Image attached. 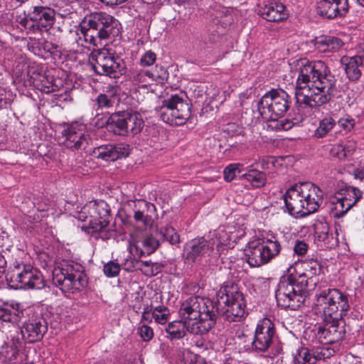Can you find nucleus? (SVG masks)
<instances>
[{
    "instance_id": "f257e3e1",
    "label": "nucleus",
    "mask_w": 364,
    "mask_h": 364,
    "mask_svg": "<svg viewBox=\"0 0 364 364\" xmlns=\"http://www.w3.org/2000/svg\"><path fill=\"white\" fill-rule=\"evenodd\" d=\"M299 75L296 81V102L311 108L328 103L336 91L337 80L328 66L321 60L297 61Z\"/></svg>"
},
{
    "instance_id": "f03ea898",
    "label": "nucleus",
    "mask_w": 364,
    "mask_h": 364,
    "mask_svg": "<svg viewBox=\"0 0 364 364\" xmlns=\"http://www.w3.org/2000/svg\"><path fill=\"white\" fill-rule=\"evenodd\" d=\"M178 314L188 323L189 333L195 335L208 333L216 323L215 303L205 297L187 299L181 304Z\"/></svg>"
},
{
    "instance_id": "7ed1b4c3",
    "label": "nucleus",
    "mask_w": 364,
    "mask_h": 364,
    "mask_svg": "<svg viewBox=\"0 0 364 364\" xmlns=\"http://www.w3.org/2000/svg\"><path fill=\"white\" fill-rule=\"evenodd\" d=\"M214 303L216 317L221 315L229 322L239 321L245 315V297L236 284H227L222 287Z\"/></svg>"
},
{
    "instance_id": "20e7f679",
    "label": "nucleus",
    "mask_w": 364,
    "mask_h": 364,
    "mask_svg": "<svg viewBox=\"0 0 364 364\" xmlns=\"http://www.w3.org/2000/svg\"><path fill=\"white\" fill-rule=\"evenodd\" d=\"M315 309L321 316L343 318L350 310L348 295L338 289L321 290L316 295Z\"/></svg>"
},
{
    "instance_id": "39448f33",
    "label": "nucleus",
    "mask_w": 364,
    "mask_h": 364,
    "mask_svg": "<svg viewBox=\"0 0 364 364\" xmlns=\"http://www.w3.org/2000/svg\"><path fill=\"white\" fill-rule=\"evenodd\" d=\"M53 281L63 291H80L87 284L82 267L73 261H63L55 267Z\"/></svg>"
},
{
    "instance_id": "423d86ee",
    "label": "nucleus",
    "mask_w": 364,
    "mask_h": 364,
    "mask_svg": "<svg viewBox=\"0 0 364 364\" xmlns=\"http://www.w3.org/2000/svg\"><path fill=\"white\" fill-rule=\"evenodd\" d=\"M290 105V97L284 90L272 89L258 102L257 109L263 119L275 121L284 116Z\"/></svg>"
},
{
    "instance_id": "0eeeda50",
    "label": "nucleus",
    "mask_w": 364,
    "mask_h": 364,
    "mask_svg": "<svg viewBox=\"0 0 364 364\" xmlns=\"http://www.w3.org/2000/svg\"><path fill=\"white\" fill-rule=\"evenodd\" d=\"M144 125L141 115L130 111L112 113L106 122L107 129L119 136L137 134L141 132Z\"/></svg>"
},
{
    "instance_id": "6e6552de",
    "label": "nucleus",
    "mask_w": 364,
    "mask_h": 364,
    "mask_svg": "<svg viewBox=\"0 0 364 364\" xmlns=\"http://www.w3.org/2000/svg\"><path fill=\"white\" fill-rule=\"evenodd\" d=\"M308 292L288 276L280 280L275 291V297L279 306L283 309L296 310L305 302Z\"/></svg>"
},
{
    "instance_id": "1a4fd4ad",
    "label": "nucleus",
    "mask_w": 364,
    "mask_h": 364,
    "mask_svg": "<svg viewBox=\"0 0 364 364\" xmlns=\"http://www.w3.org/2000/svg\"><path fill=\"white\" fill-rule=\"evenodd\" d=\"M85 212H87L90 217L89 229L92 234L98 233L102 240L110 238L112 230L109 225V209L107 203L104 200L90 201L83 208Z\"/></svg>"
},
{
    "instance_id": "9d476101",
    "label": "nucleus",
    "mask_w": 364,
    "mask_h": 364,
    "mask_svg": "<svg viewBox=\"0 0 364 364\" xmlns=\"http://www.w3.org/2000/svg\"><path fill=\"white\" fill-rule=\"evenodd\" d=\"M158 112L164 122L176 126L184 124L191 115L189 103L177 95L164 100Z\"/></svg>"
},
{
    "instance_id": "9b49d317",
    "label": "nucleus",
    "mask_w": 364,
    "mask_h": 364,
    "mask_svg": "<svg viewBox=\"0 0 364 364\" xmlns=\"http://www.w3.org/2000/svg\"><path fill=\"white\" fill-rule=\"evenodd\" d=\"M6 279L9 285L14 289H41L44 287L42 274L29 265L15 267L7 272Z\"/></svg>"
},
{
    "instance_id": "f8f14e48",
    "label": "nucleus",
    "mask_w": 364,
    "mask_h": 364,
    "mask_svg": "<svg viewBox=\"0 0 364 364\" xmlns=\"http://www.w3.org/2000/svg\"><path fill=\"white\" fill-rule=\"evenodd\" d=\"M92 58L96 62L95 71L99 75L118 78L125 73L126 66L123 60L116 56L111 49H99L92 53Z\"/></svg>"
},
{
    "instance_id": "ddd939ff",
    "label": "nucleus",
    "mask_w": 364,
    "mask_h": 364,
    "mask_svg": "<svg viewBox=\"0 0 364 364\" xmlns=\"http://www.w3.org/2000/svg\"><path fill=\"white\" fill-rule=\"evenodd\" d=\"M323 326H319L314 333L313 343L323 345L331 344L341 341L346 334V323L343 318H332L321 316Z\"/></svg>"
},
{
    "instance_id": "4468645a",
    "label": "nucleus",
    "mask_w": 364,
    "mask_h": 364,
    "mask_svg": "<svg viewBox=\"0 0 364 364\" xmlns=\"http://www.w3.org/2000/svg\"><path fill=\"white\" fill-rule=\"evenodd\" d=\"M321 271V265L316 259L301 261L296 264L295 274H290L300 288L304 289L307 292L314 289L318 282V276Z\"/></svg>"
},
{
    "instance_id": "2eb2a0df",
    "label": "nucleus",
    "mask_w": 364,
    "mask_h": 364,
    "mask_svg": "<svg viewBox=\"0 0 364 364\" xmlns=\"http://www.w3.org/2000/svg\"><path fill=\"white\" fill-rule=\"evenodd\" d=\"M64 139L63 144L68 149L78 150L85 149L91 141L86 125L73 122L64 127L62 132Z\"/></svg>"
},
{
    "instance_id": "dca6fc26",
    "label": "nucleus",
    "mask_w": 364,
    "mask_h": 364,
    "mask_svg": "<svg viewBox=\"0 0 364 364\" xmlns=\"http://www.w3.org/2000/svg\"><path fill=\"white\" fill-rule=\"evenodd\" d=\"M276 331L274 323L269 318L260 321L255 328L252 343V348L257 351L265 352L273 343Z\"/></svg>"
},
{
    "instance_id": "f3484780",
    "label": "nucleus",
    "mask_w": 364,
    "mask_h": 364,
    "mask_svg": "<svg viewBox=\"0 0 364 364\" xmlns=\"http://www.w3.org/2000/svg\"><path fill=\"white\" fill-rule=\"evenodd\" d=\"M301 197L298 183L291 186L284 195L286 210L293 217L303 218L311 214Z\"/></svg>"
},
{
    "instance_id": "a211bd4d",
    "label": "nucleus",
    "mask_w": 364,
    "mask_h": 364,
    "mask_svg": "<svg viewBox=\"0 0 364 364\" xmlns=\"http://www.w3.org/2000/svg\"><path fill=\"white\" fill-rule=\"evenodd\" d=\"M92 154L105 161H114L129 154V146L124 143L103 144L95 147Z\"/></svg>"
},
{
    "instance_id": "6ab92c4d",
    "label": "nucleus",
    "mask_w": 364,
    "mask_h": 364,
    "mask_svg": "<svg viewBox=\"0 0 364 364\" xmlns=\"http://www.w3.org/2000/svg\"><path fill=\"white\" fill-rule=\"evenodd\" d=\"M213 249V244L205 237H197L187 242L184 247L186 259L196 262L206 255H208Z\"/></svg>"
},
{
    "instance_id": "aec40b11",
    "label": "nucleus",
    "mask_w": 364,
    "mask_h": 364,
    "mask_svg": "<svg viewBox=\"0 0 364 364\" xmlns=\"http://www.w3.org/2000/svg\"><path fill=\"white\" fill-rule=\"evenodd\" d=\"M46 321L42 318L29 319L21 328L20 333L25 342L34 343L41 341L47 332Z\"/></svg>"
},
{
    "instance_id": "412c9836",
    "label": "nucleus",
    "mask_w": 364,
    "mask_h": 364,
    "mask_svg": "<svg viewBox=\"0 0 364 364\" xmlns=\"http://www.w3.org/2000/svg\"><path fill=\"white\" fill-rule=\"evenodd\" d=\"M348 11V0H319L316 4L317 14L323 18L343 16Z\"/></svg>"
},
{
    "instance_id": "4be33fe9",
    "label": "nucleus",
    "mask_w": 364,
    "mask_h": 364,
    "mask_svg": "<svg viewBox=\"0 0 364 364\" xmlns=\"http://www.w3.org/2000/svg\"><path fill=\"white\" fill-rule=\"evenodd\" d=\"M301 198L305 203L308 212L313 213L320 207L323 201V192L312 183L305 182L298 183Z\"/></svg>"
},
{
    "instance_id": "5701e85b",
    "label": "nucleus",
    "mask_w": 364,
    "mask_h": 364,
    "mask_svg": "<svg viewBox=\"0 0 364 364\" xmlns=\"http://www.w3.org/2000/svg\"><path fill=\"white\" fill-rule=\"evenodd\" d=\"M87 17L92 21L91 24L98 28L101 34L102 33L107 39L111 35L116 34L115 29L118 31L119 21L114 16L105 12L91 13Z\"/></svg>"
},
{
    "instance_id": "b1692460",
    "label": "nucleus",
    "mask_w": 364,
    "mask_h": 364,
    "mask_svg": "<svg viewBox=\"0 0 364 364\" xmlns=\"http://www.w3.org/2000/svg\"><path fill=\"white\" fill-rule=\"evenodd\" d=\"M341 63L345 65L346 74L349 80L357 81L364 70V51L352 57H343Z\"/></svg>"
},
{
    "instance_id": "393cba45",
    "label": "nucleus",
    "mask_w": 364,
    "mask_h": 364,
    "mask_svg": "<svg viewBox=\"0 0 364 364\" xmlns=\"http://www.w3.org/2000/svg\"><path fill=\"white\" fill-rule=\"evenodd\" d=\"M54 16L55 11L53 9L44 6H33L28 14V17L31 21L38 23V29L42 27L46 30L53 24Z\"/></svg>"
},
{
    "instance_id": "a878e982",
    "label": "nucleus",
    "mask_w": 364,
    "mask_h": 364,
    "mask_svg": "<svg viewBox=\"0 0 364 364\" xmlns=\"http://www.w3.org/2000/svg\"><path fill=\"white\" fill-rule=\"evenodd\" d=\"M258 14L263 18L271 22L282 21L287 19L289 15L285 6L282 4L275 1L264 4L259 9Z\"/></svg>"
},
{
    "instance_id": "bb28decb",
    "label": "nucleus",
    "mask_w": 364,
    "mask_h": 364,
    "mask_svg": "<svg viewBox=\"0 0 364 364\" xmlns=\"http://www.w3.org/2000/svg\"><path fill=\"white\" fill-rule=\"evenodd\" d=\"M92 21L86 16L79 26V30L85 43L97 47L102 40L107 39L98 28L92 25Z\"/></svg>"
},
{
    "instance_id": "cd10ccee",
    "label": "nucleus",
    "mask_w": 364,
    "mask_h": 364,
    "mask_svg": "<svg viewBox=\"0 0 364 364\" xmlns=\"http://www.w3.org/2000/svg\"><path fill=\"white\" fill-rule=\"evenodd\" d=\"M246 256L247 262L251 267H260L270 262L267 258V255L260 242H252L249 243Z\"/></svg>"
},
{
    "instance_id": "c85d7f7f",
    "label": "nucleus",
    "mask_w": 364,
    "mask_h": 364,
    "mask_svg": "<svg viewBox=\"0 0 364 364\" xmlns=\"http://www.w3.org/2000/svg\"><path fill=\"white\" fill-rule=\"evenodd\" d=\"M159 246V240L152 235H148L141 241L135 242L131 247V252L134 251L135 255L139 257L149 255L154 252Z\"/></svg>"
},
{
    "instance_id": "c756f323",
    "label": "nucleus",
    "mask_w": 364,
    "mask_h": 364,
    "mask_svg": "<svg viewBox=\"0 0 364 364\" xmlns=\"http://www.w3.org/2000/svg\"><path fill=\"white\" fill-rule=\"evenodd\" d=\"M362 194L357 188L346 186L341 188L336 195L338 197V200L346 203L347 208H351L362 198Z\"/></svg>"
},
{
    "instance_id": "7c9ffc66",
    "label": "nucleus",
    "mask_w": 364,
    "mask_h": 364,
    "mask_svg": "<svg viewBox=\"0 0 364 364\" xmlns=\"http://www.w3.org/2000/svg\"><path fill=\"white\" fill-rule=\"evenodd\" d=\"M117 95V88L114 86H109L107 87L105 93L100 94L95 102L97 108L100 109H109L114 107L116 97Z\"/></svg>"
},
{
    "instance_id": "2f4dec72",
    "label": "nucleus",
    "mask_w": 364,
    "mask_h": 364,
    "mask_svg": "<svg viewBox=\"0 0 364 364\" xmlns=\"http://www.w3.org/2000/svg\"><path fill=\"white\" fill-rule=\"evenodd\" d=\"M188 323L183 319L170 322L166 328L168 333V338L171 340L181 339L186 335V331L189 332Z\"/></svg>"
},
{
    "instance_id": "473e14b6",
    "label": "nucleus",
    "mask_w": 364,
    "mask_h": 364,
    "mask_svg": "<svg viewBox=\"0 0 364 364\" xmlns=\"http://www.w3.org/2000/svg\"><path fill=\"white\" fill-rule=\"evenodd\" d=\"M314 235L318 240L323 242L328 247L333 245L334 237L326 222L317 221L314 224Z\"/></svg>"
},
{
    "instance_id": "72a5a7b5",
    "label": "nucleus",
    "mask_w": 364,
    "mask_h": 364,
    "mask_svg": "<svg viewBox=\"0 0 364 364\" xmlns=\"http://www.w3.org/2000/svg\"><path fill=\"white\" fill-rule=\"evenodd\" d=\"M260 242L264 247V250L267 255V258H269L270 261L277 257L281 252V242L274 235L271 236L270 238H263Z\"/></svg>"
},
{
    "instance_id": "f704fd0d",
    "label": "nucleus",
    "mask_w": 364,
    "mask_h": 364,
    "mask_svg": "<svg viewBox=\"0 0 364 364\" xmlns=\"http://www.w3.org/2000/svg\"><path fill=\"white\" fill-rule=\"evenodd\" d=\"M242 176L255 188L262 187L267 183L265 173L255 168L250 169L247 173H244Z\"/></svg>"
},
{
    "instance_id": "c9c22d12",
    "label": "nucleus",
    "mask_w": 364,
    "mask_h": 364,
    "mask_svg": "<svg viewBox=\"0 0 364 364\" xmlns=\"http://www.w3.org/2000/svg\"><path fill=\"white\" fill-rule=\"evenodd\" d=\"M336 124V121L331 116L321 119L318 127L315 130L314 135L317 138H322L326 136Z\"/></svg>"
},
{
    "instance_id": "e433bc0d",
    "label": "nucleus",
    "mask_w": 364,
    "mask_h": 364,
    "mask_svg": "<svg viewBox=\"0 0 364 364\" xmlns=\"http://www.w3.org/2000/svg\"><path fill=\"white\" fill-rule=\"evenodd\" d=\"M159 232L164 240L168 241L172 245H177L181 242L179 234L170 225L161 227Z\"/></svg>"
},
{
    "instance_id": "4c0bfd02",
    "label": "nucleus",
    "mask_w": 364,
    "mask_h": 364,
    "mask_svg": "<svg viewBox=\"0 0 364 364\" xmlns=\"http://www.w3.org/2000/svg\"><path fill=\"white\" fill-rule=\"evenodd\" d=\"M346 203L338 200V197L336 195L331 199L330 208L331 213L334 218H340L345 215L350 208H347Z\"/></svg>"
},
{
    "instance_id": "58836bf2",
    "label": "nucleus",
    "mask_w": 364,
    "mask_h": 364,
    "mask_svg": "<svg viewBox=\"0 0 364 364\" xmlns=\"http://www.w3.org/2000/svg\"><path fill=\"white\" fill-rule=\"evenodd\" d=\"M168 316L169 310L165 306H153L152 317L156 323L160 324L166 323L168 319Z\"/></svg>"
},
{
    "instance_id": "ea45409f",
    "label": "nucleus",
    "mask_w": 364,
    "mask_h": 364,
    "mask_svg": "<svg viewBox=\"0 0 364 364\" xmlns=\"http://www.w3.org/2000/svg\"><path fill=\"white\" fill-rule=\"evenodd\" d=\"M316 360L315 356H312L308 348L301 347L297 350L294 355V361L298 364L314 363Z\"/></svg>"
},
{
    "instance_id": "a19ab883",
    "label": "nucleus",
    "mask_w": 364,
    "mask_h": 364,
    "mask_svg": "<svg viewBox=\"0 0 364 364\" xmlns=\"http://www.w3.org/2000/svg\"><path fill=\"white\" fill-rule=\"evenodd\" d=\"M146 74L149 77L161 84L166 82L168 78V71L164 67L159 66L158 65L155 66L153 71H147Z\"/></svg>"
},
{
    "instance_id": "79ce46f5",
    "label": "nucleus",
    "mask_w": 364,
    "mask_h": 364,
    "mask_svg": "<svg viewBox=\"0 0 364 364\" xmlns=\"http://www.w3.org/2000/svg\"><path fill=\"white\" fill-rule=\"evenodd\" d=\"M291 243L294 255L299 257H303L306 255L309 245L305 240L296 239L294 240Z\"/></svg>"
},
{
    "instance_id": "37998d69",
    "label": "nucleus",
    "mask_w": 364,
    "mask_h": 364,
    "mask_svg": "<svg viewBox=\"0 0 364 364\" xmlns=\"http://www.w3.org/2000/svg\"><path fill=\"white\" fill-rule=\"evenodd\" d=\"M103 271L107 277H114L119 274L120 265L117 262L109 261L104 265Z\"/></svg>"
},
{
    "instance_id": "c03bdc74",
    "label": "nucleus",
    "mask_w": 364,
    "mask_h": 364,
    "mask_svg": "<svg viewBox=\"0 0 364 364\" xmlns=\"http://www.w3.org/2000/svg\"><path fill=\"white\" fill-rule=\"evenodd\" d=\"M242 166L240 164H230L227 166L223 171L224 178L226 181H232L236 176V172H240L239 167Z\"/></svg>"
},
{
    "instance_id": "a18cd8bd",
    "label": "nucleus",
    "mask_w": 364,
    "mask_h": 364,
    "mask_svg": "<svg viewBox=\"0 0 364 364\" xmlns=\"http://www.w3.org/2000/svg\"><path fill=\"white\" fill-rule=\"evenodd\" d=\"M16 316L14 308L10 306L5 305L0 307V321L4 322H10Z\"/></svg>"
},
{
    "instance_id": "49530a36",
    "label": "nucleus",
    "mask_w": 364,
    "mask_h": 364,
    "mask_svg": "<svg viewBox=\"0 0 364 364\" xmlns=\"http://www.w3.org/2000/svg\"><path fill=\"white\" fill-rule=\"evenodd\" d=\"M323 43L327 46V50L336 51L340 49L343 45L340 38L335 37H327L325 38Z\"/></svg>"
},
{
    "instance_id": "de8ad7c7",
    "label": "nucleus",
    "mask_w": 364,
    "mask_h": 364,
    "mask_svg": "<svg viewBox=\"0 0 364 364\" xmlns=\"http://www.w3.org/2000/svg\"><path fill=\"white\" fill-rule=\"evenodd\" d=\"M337 123L338 127L344 131L350 132L354 127L355 120L350 117L347 116L346 117L341 118Z\"/></svg>"
},
{
    "instance_id": "09e8293b",
    "label": "nucleus",
    "mask_w": 364,
    "mask_h": 364,
    "mask_svg": "<svg viewBox=\"0 0 364 364\" xmlns=\"http://www.w3.org/2000/svg\"><path fill=\"white\" fill-rule=\"evenodd\" d=\"M139 333L140 334V336L144 341H149L151 339H152L154 336V331L153 329L146 325L143 324L138 328Z\"/></svg>"
},
{
    "instance_id": "8fccbe9b",
    "label": "nucleus",
    "mask_w": 364,
    "mask_h": 364,
    "mask_svg": "<svg viewBox=\"0 0 364 364\" xmlns=\"http://www.w3.org/2000/svg\"><path fill=\"white\" fill-rule=\"evenodd\" d=\"M156 54L151 50H148L141 58V65L143 66L151 65L156 61Z\"/></svg>"
},
{
    "instance_id": "3c124183",
    "label": "nucleus",
    "mask_w": 364,
    "mask_h": 364,
    "mask_svg": "<svg viewBox=\"0 0 364 364\" xmlns=\"http://www.w3.org/2000/svg\"><path fill=\"white\" fill-rule=\"evenodd\" d=\"M164 266L161 264L155 262L152 263L151 268L149 269H146L144 271V274L146 276L152 277L156 275L158 273L161 272Z\"/></svg>"
},
{
    "instance_id": "603ef678",
    "label": "nucleus",
    "mask_w": 364,
    "mask_h": 364,
    "mask_svg": "<svg viewBox=\"0 0 364 364\" xmlns=\"http://www.w3.org/2000/svg\"><path fill=\"white\" fill-rule=\"evenodd\" d=\"M20 23L25 28H28L30 30H33L34 32L36 31H41L43 28L42 27H40V29H38L37 26H38V23L31 21L28 16L27 18L22 19Z\"/></svg>"
},
{
    "instance_id": "864d4df0",
    "label": "nucleus",
    "mask_w": 364,
    "mask_h": 364,
    "mask_svg": "<svg viewBox=\"0 0 364 364\" xmlns=\"http://www.w3.org/2000/svg\"><path fill=\"white\" fill-rule=\"evenodd\" d=\"M152 310H153V305L151 304L150 306L147 305L146 307L144 308V311L141 316V321H145L149 323H151L152 321Z\"/></svg>"
},
{
    "instance_id": "5fc2aeb1",
    "label": "nucleus",
    "mask_w": 364,
    "mask_h": 364,
    "mask_svg": "<svg viewBox=\"0 0 364 364\" xmlns=\"http://www.w3.org/2000/svg\"><path fill=\"white\" fill-rule=\"evenodd\" d=\"M11 104L10 99L6 97V92L4 89L0 90V109H6Z\"/></svg>"
},
{
    "instance_id": "6e6d98bb",
    "label": "nucleus",
    "mask_w": 364,
    "mask_h": 364,
    "mask_svg": "<svg viewBox=\"0 0 364 364\" xmlns=\"http://www.w3.org/2000/svg\"><path fill=\"white\" fill-rule=\"evenodd\" d=\"M144 210H136L134 214V218L136 222H142L146 225L149 222V216L144 214Z\"/></svg>"
},
{
    "instance_id": "4d7b16f0",
    "label": "nucleus",
    "mask_w": 364,
    "mask_h": 364,
    "mask_svg": "<svg viewBox=\"0 0 364 364\" xmlns=\"http://www.w3.org/2000/svg\"><path fill=\"white\" fill-rule=\"evenodd\" d=\"M59 45L57 43H52L50 42H46L45 43L44 48L46 49L48 52L50 53H53L54 52H56L59 49Z\"/></svg>"
},
{
    "instance_id": "13d9d810",
    "label": "nucleus",
    "mask_w": 364,
    "mask_h": 364,
    "mask_svg": "<svg viewBox=\"0 0 364 364\" xmlns=\"http://www.w3.org/2000/svg\"><path fill=\"white\" fill-rule=\"evenodd\" d=\"M353 175L355 179L362 181L364 179V170L359 168L354 169Z\"/></svg>"
},
{
    "instance_id": "bf43d9fd",
    "label": "nucleus",
    "mask_w": 364,
    "mask_h": 364,
    "mask_svg": "<svg viewBox=\"0 0 364 364\" xmlns=\"http://www.w3.org/2000/svg\"><path fill=\"white\" fill-rule=\"evenodd\" d=\"M139 263L141 264V268L146 267L147 269H149L151 268V266L153 262L151 261H139Z\"/></svg>"
},
{
    "instance_id": "052dcab7",
    "label": "nucleus",
    "mask_w": 364,
    "mask_h": 364,
    "mask_svg": "<svg viewBox=\"0 0 364 364\" xmlns=\"http://www.w3.org/2000/svg\"><path fill=\"white\" fill-rule=\"evenodd\" d=\"M100 1L108 6L117 5V0H100Z\"/></svg>"
},
{
    "instance_id": "680f3d73",
    "label": "nucleus",
    "mask_w": 364,
    "mask_h": 364,
    "mask_svg": "<svg viewBox=\"0 0 364 364\" xmlns=\"http://www.w3.org/2000/svg\"><path fill=\"white\" fill-rule=\"evenodd\" d=\"M63 42H64V39L63 38H61L60 36H58V39L57 41V43H60V45L62 46L63 44Z\"/></svg>"
},
{
    "instance_id": "e2e57ef3",
    "label": "nucleus",
    "mask_w": 364,
    "mask_h": 364,
    "mask_svg": "<svg viewBox=\"0 0 364 364\" xmlns=\"http://www.w3.org/2000/svg\"><path fill=\"white\" fill-rule=\"evenodd\" d=\"M358 4H360L362 6H364V0H356Z\"/></svg>"
},
{
    "instance_id": "0e129e2a",
    "label": "nucleus",
    "mask_w": 364,
    "mask_h": 364,
    "mask_svg": "<svg viewBox=\"0 0 364 364\" xmlns=\"http://www.w3.org/2000/svg\"><path fill=\"white\" fill-rule=\"evenodd\" d=\"M127 0H117V5L126 2Z\"/></svg>"
},
{
    "instance_id": "69168bd1",
    "label": "nucleus",
    "mask_w": 364,
    "mask_h": 364,
    "mask_svg": "<svg viewBox=\"0 0 364 364\" xmlns=\"http://www.w3.org/2000/svg\"><path fill=\"white\" fill-rule=\"evenodd\" d=\"M143 203H144V206H145V207H149V206H151V205L152 207H154V205H151V204H150V203H145V202H143Z\"/></svg>"
},
{
    "instance_id": "338daca9",
    "label": "nucleus",
    "mask_w": 364,
    "mask_h": 364,
    "mask_svg": "<svg viewBox=\"0 0 364 364\" xmlns=\"http://www.w3.org/2000/svg\"><path fill=\"white\" fill-rule=\"evenodd\" d=\"M57 31L60 32V33H62V32H63L62 29H60V27H58V28H57Z\"/></svg>"
},
{
    "instance_id": "774afa93",
    "label": "nucleus",
    "mask_w": 364,
    "mask_h": 364,
    "mask_svg": "<svg viewBox=\"0 0 364 364\" xmlns=\"http://www.w3.org/2000/svg\"><path fill=\"white\" fill-rule=\"evenodd\" d=\"M262 168H264V160L262 161Z\"/></svg>"
}]
</instances>
